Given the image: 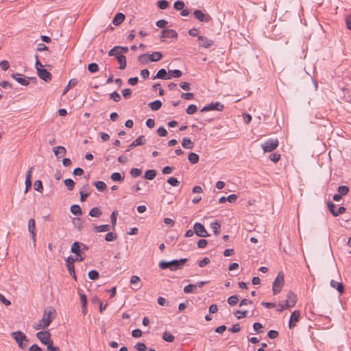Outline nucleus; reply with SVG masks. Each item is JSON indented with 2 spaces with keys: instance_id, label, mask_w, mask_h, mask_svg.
<instances>
[{
  "instance_id": "nucleus-1",
  "label": "nucleus",
  "mask_w": 351,
  "mask_h": 351,
  "mask_svg": "<svg viewBox=\"0 0 351 351\" xmlns=\"http://www.w3.org/2000/svg\"><path fill=\"white\" fill-rule=\"evenodd\" d=\"M56 317V311L55 308H48L45 310L42 319L37 324L34 325L35 330L45 328L51 324V322Z\"/></svg>"
},
{
  "instance_id": "nucleus-2",
  "label": "nucleus",
  "mask_w": 351,
  "mask_h": 351,
  "mask_svg": "<svg viewBox=\"0 0 351 351\" xmlns=\"http://www.w3.org/2000/svg\"><path fill=\"white\" fill-rule=\"evenodd\" d=\"M188 261L187 258L173 260L171 261H162L159 263V267L161 269H169L171 271H176L183 267L184 264Z\"/></svg>"
},
{
  "instance_id": "nucleus-3",
  "label": "nucleus",
  "mask_w": 351,
  "mask_h": 351,
  "mask_svg": "<svg viewBox=\"0 0 351 351\" xmlns=\"http://www.w3.org/2000/svg\"><path fill=\"white\" fill-rule=\"evenodd\" d=\"M11 335L21 348L24 349L27 347L28 339L23 332L19 330L15 331L12 332Z\"/></svg>"
},
{
  "instance_id": "nucleus-4",
  "label": "nucleus",
  "mask_w": 351,
  "mask_h": 351,
  "mask_svg": "<svg viewBox=\"0 0 351 351\" xmlns=\"http://www.w3.org/2000/svg\"><path fill=\"white\" fill-rule=\"evenodd\" d=\"M298 298L297 295L292 291H289L286 296V300L283 303H279V307H294L296 304Z\"/></svg>"
},
{
  "instance_id": "nucleus-5",
  "label": "nucleus",
  "mask_w": 351,
  "mask_h": 351,
  "mask_svg": "<svg viewBox=\"0 0 351 351\" xmlns=\"http://www.w3.org/2000/svg\"><path fill=\"white\" fill-rule=\"evenodd\" d=\"M279 145L277 138H269L264 143L261 145L264 152H271L276 149Z\"/></svg>"
},
{
  "instance_id": "nucleus-6",
  "label": "nucleus",
  "mask_w": 351,
  "mask_h": 351,
  "mask_svg": "<svg viewBox=\"0 0 351 351\" xmlns=\"http://www.w3.org/2000/svg\"><path fill=\"white\" fill-rule=\"evenodd\" d=\"M284 285V275L282 272L278 273L273 282V291L274 294L279 293Z\"/></svg>"
},
{
  "instance_id": "nucleus-7",
  "label": "nucleus",
  "mask_w": 351,
  "mask_h": 351,
  "mask_svg": "<svg viewBox=\"0 0 351 351\" xmlns=\"http://www.w3.org/2000/svg\"><path fill=\"white\" fill-rule=\"evenodd\" d=\"M37 338L45 345H53V342L50 339L49 332L45 330L36 333Z\"/></svg>"
},
{
  "instance_id": "nucleus-8",
  "label": "nucleus",
  "mask_w": 351,
  "mask_h": 351,
  "mask_svg": "<svg viewBox=\"0 0 351 351\" xmlns=\"http://www.w3.org/2000/svg\"><path fill=\"white\" fill-rule=\"evenodd\" d=\"M193 230L195 234L199 237H207L209 236V234L205 229L204 226L199 222H196L194 224Z\"/></svg>"
},
{
  "instance_id": "nucleus-9",
  "label": "nucleus",
  "mask_w": 351,
  "mask_h": 351,
  "mask_svg": "<svg viewBox=\"0 0 351 351\" xmlns=\"http://www.w3.org/2000/svg\"><path fill=\"white\" fill-rule=\"evenodd\" d=\"M195 18L200 22L208 23L211 20V17L208 14L204 13L200 10H196L193 12Z\"/></svg>"
},
{
  "instance_id": "nucleus-10",
  "label": "nucleus",
  "mask_w": 351,
  "mask_h": 351,
  "mask_svg": "<svg viewBox=\"0 0 351 351\" xmlns=\"http://www.w3.org/2000/svg\"><path fill=\"white\" fill-rule=\"evenodd\" d=\"M223 109V105L220 104L219 102L210 103L205 106L202 108V112H206L210 110H217L221 111Z\"/></svg>"
},
{
  "instance_id": "nucleus-11",
  "label": "nucleus",
  "mask_w": 351,
  "mask_h": 351,
  "mask_svg": "<svg viewBox=\"0 0 351 351\" xmlns=\"http://www.w3.org/2000/svg\"><path fill=\"white\" fill-rule=\"evenodd\" d=\"M199 46L204 48H209L213 44L214 41L204 36H198Z\"/></svg>"
},
{
  "instance_id": "nucleus-12",
  "label": "nucleus",
  "mask_w": 351,
  "mask_h": 351,
  "mask_svg": "<svg viewBox=\"0 0 351 351\" xmlns=\"http://www.w3.org/2000/svg\"><path fill=\"white\" fill-rule=\"evenodd\" d=\"M328 206L330 212L335 217L339 216L346 212V208L343 206H340L338 208L337 210H335L336 206L332 202H328Z\"/></svg>"
},
{
  "instance_id": "nucleus-13",
  "label": "nucleus",
  "mask_w": 351,
  "mask_h": 351,
  "mask_svg": "<svg viewBox=\"0 0 351 351\" xmlns=\"http://www.w3.org/2000/svg\"><path fill=\"white\" fill-rule=\"evenodd\" d=\"M178 38V33L172 29H163L161 32V39L165 38Z\"/></svg>"
},
{
  "instance_id": "nucleus-14",
  "label": "nucleus",
  "mask_w": 351,
  "mask_h": 351,
  "mask_svg": "<svg viewBox=\"0 0 351 351\" xmlns=\"http://www.w3.org/2000/svg\"><path fill=\"white\" fill-rule=\"evenodd\" d=\"M37 73L39 77L45 82H49L51 80V74L45 69L37 68Z\"/></svg>"
},
{
  "instance_id": "nucleus-15",
  "label": "nucleus",
  "mask_w": 351,
  "mask_h": 351,
  "mask_svg": "<svg viewBox=\"0 0 351 351\" xmlns=\"http://www.w3.org/2000/svg\"><path fill=\"white\" fill-rule=\"evenodd\" d=\"M145 136L141 135L136 140H134L126 149V152L130 151L132 149L134 148L136 146L143 145L145 143Z\"/></svg>"
},
{
  "instance_id": "nucleus-16",
  "label": "nucleus",
  "mask_w": 351,
  "mask_h": 351,
  "mask_svg": "<svg viewBox=\"0 0 351 351\" xmlns=\"http://www.w3.org/2000/svg\"><path fill=\"white\" fill-rule=\"evenodd\" d=\"M12 77L18 83L23 86H27L29 84L28 79L23 77V75L20 73L12 74Z\"/></svg>"
},
{
  "instance_id": "nucleus-17",
  "label": "nucleus",
  "mask_w": 351,
  "mask_h": 351,
  "mask_svg": "<svg viewBox=\"0 0 351 351\" xmlns=\"http://www.w3.org/2000/svg\"><path fill=\"white\" fill-rule=\"evenodd\" d=\"M28 230L31 234L34 243H36V224L34 219H30L28 221Z\"/></svg>"
},
{
  "instance_id": "nucleus-18",
  "label": "nucleus",
  "mask_w": 351,
  "mask_h": 351,
  "mask_svg": "<svg viewBox=\"0 0 351 351\" xmlns=\"http://www.w3.org/2000/svg\"><path fill=\"white\" fill-rule=\"evenodd\" d=\"M300 316V313L299 311H295L291 313L289 323V326L290 328L295 326V323L299 319Z\"/></svg>"
},
{
  "instance_id": "nucleus-19",
  "label": "nucleus",
  "mask_w": 351,
  "mask_h": 351,
  "mask_svg": "<svg viewBox=\"0 0 351 351\" xmlns=\"http://www.w3.org/2000/svg\"><path fill=\"white\" fill-rule=\"evenodd\" d=\"M34 167H32L28 170V171L26 173V178H25V193H27L28 190L32 187V172Z\"/></svg>"
},
{
  "instance_id": "nucleus-20",
  "label": "nucleus",
  "mask_w": 351,
  "mask_h": 351,
  "mask_svg": "<svg viewBox=\"0 0 351 351\" xmlns=\"http://www.w3.org/2000/svg\"><path fill=\"white\" fill-rule=\"evenodd\" d=\"M330 285L331 287L335 289L340 294L344 292V286L341 282H337L335 280H331Z\"/></svg>"
},
{
  "instance_id": "nucleus-21",
  "label": "nucleus",
  "mask_w": 351,
  "mask_h": 351,
  "mask_svg": "<svg viewBox=\"0 0 351 351\" xmlns=\"http://www.w3.org/2000/svg\"><path fill=\"white\" fill-rule=\"evenodd\" d=\"M71 252L75 254L76 256H81L82 252L81 250V247H80V242L75 241L72 244Z\"/></svg>"
},
{
  "instance_id": "nucleus-22",
  "label": "nucleus",
  "mask_w": 351,
  "mask_h": 351,
  "mask_svg": "<svg viewBox=\"0 0 351 351\" xmlns=\"http://www.w3.org/2000/svg\"><path fill=\"white\" fill-rule=\"evenodd\" d=\"M93 230L96 232H108L110 230V226L108 224H104V225H101V226H94Z\"/></svg>"
},
{
  "instance_id": "nucleus-23",
  "label": "nucleus",
  "mask_w": 351,
  "mask_h": 351,
  "mask_svg": "<svg viewBox=\"0 0 351 351\" xmlns=\"http://www.w3.org/2000/svg\"><path fill=\"white\" fill-rule=\"evenodd\" d=\"M125 19V15L123 13H117L112 20L113 25L117 26L120 25Z\"/></svg>"
},
{
  "instance_id": "nucleus-24",
  "label": "nucleus",
  "mask_w": 351,
  "mask_h": 351,
  "mask_svg": "<svg viewBox=\"0 0 351 351\" xmlns=\"http://www.w3.org/2000/svg\"><path fill=\"white\" fill-rule=\"evenodd\" d=\"M182 146L185 149H191L194 147V143L189 138H184L182 141Z\"/></svg>"
},
{
  "instance_id": "nucleus-25",
  "label": "nucleus",
  "mask_w": 351,
  "mask_h": 351,
  "mask_svg": "<svg viewBox=\"0 0 351 351\" xmlns=\"http://www.w3.org/2000/svg\"><path fill=\"white\" fill-rule=\"evenodd\" d=\"M117 60L119 63V69L123 70L126 67V58L124 55H117Z\"/></svg>"
},
{
  "instance_id": "nucleus-26",
  "label": "nucleus",
  "mask_w": 351,
  "mask_h": 351,
  "mask_svg": "<svg viewBox=\"0 0 351 351\" xmlns=\"http://www.w3.org/2000/svg\"><path fill=\"white\" fill-rule=\"evenodd\" d=\"M83 260H84V258H75L73 256H69L65 260L66 266V267L74 266V263L75 261H82Z\"/></svg>"
},
{
  "instance_id": "nucleus-27",
  "label": "nucleus",
  "mask_w": 351,
  "mask_h": 351,
  "mask_svg": "<svg viewBox=\"0 0 351 351\" xmlns=\"http://www.w3.org/2000/svg\"><path fill=\"white\" fill-rule=\"evenodd\" d=\"M162 57V54L160 52L156 51L152 54H148L149 60L151 62H156L160 60Z\"/></svg>"
},
{
  "instance_id": "nucleus-28",
  "label": "nucleus",
  "mask_w": 351,
  "mask_h": 351,
  "mask_svg": "<svg viewBox=\"0 0 351 351\" xmlns=\"http://www.w3.org/2000/svg\"><path fill=\"white\" fill-rule=\"evenodd\" d=\"M169 75L167 77V80H169L172 77H180L182 76V73L181 71L178 69H174V70H169Z\"/></svg>"
},
{
  "instance_id": "nucleus-29",
  "label": "nucleus",
  "mask_w": 351,
  "mask_h": 351,
  "mask_svg": "<svg viewBox=\"0 0 351 351\" xmlns=\"http://www.w3.org/2000/svg\"><path fill=\"white\" fill-rule=\"evenodd\" d=\"M101 214L102 212L99 207H94L89 212V215L92 217H99Z\"/></svg>"
},
{
  "instance_id": "nucleus-30",
  "label": "nucleus",
  "mask_w": 351,
  "mask_h": 351,
  "mask_svg": "<svg viewBox=\"0 0 351 351\" xmlns=\"http://www.w3.org/2000/svg\"><path fill=\"white\" fill-rule=\"evenodd\" d=\"M167 71L165 69H160L156 75L153 77V80L155 79H162V80H167Z\"/></svg>"
},
{
  "instance_id": "nucleus-31",
  "label": "nucleus",
  "mask_w": 351,
  "mask_h": 351,
  "mask_svg": "<svg viewBox=\"0 0 351 351\" xmlns=\"http://www.w3.org/2000/svg\"><path fill=\"white\" fill-rule=\"evenodd\" d=\"M188 160L191 164L194 165L199 162V158L197 154L191 152L188 156Z\"/></svg>"
},
{
  "instance_id": "nucleus-32",
  "label": "nucleus",
  "mask_w": 351,
  "mask_h": 351,
  "mask_svg": "<svg viewBox=\"0 0 351 351\" xmlns=\"http://www.w3.org/2000/svg\"><path fill=\"white\" fill-rule=\"evenodd\" d=\"M149 106L154 111L159 110L162 106V103L159 100H155L149 104Z\"/></svg>"
},
{
  "instance_id": "nucleus-33",
  "label": "nucleus",
  "mask_w": 351,
  "mask_h": 351,
  "mask_svg": "<svg viewBox=\"0 0 351 351\" xmlns=\"http://www.w3.org/2000/svg\"><path fill=\"white\" fill-rule=\"evenodd\" d=\"M210 228L213 230V232L215 235H219L220 234L221 225L217 221L211 223Z\"/></svg>"
},
{
  "instance_id": "nucleus-34",
  "label": "nucleus",
  "mask_w": 351,
  "mask_h": 351,
  "mask_svg": "<svg viewBox=\"0 0 351 351\" xmlns=\"http://www.w3.org/2000/svg\"><path fill=\"white\" fill-rule=\"evenodd\" d=\"M156 176V171L154 169H150V170L146 171V172L144 175V178L147 180H152L154 179Z\"/></svg>"
},
{
  "instance_id": "nucleus-35",
  "label": "nucleus",
  "mask_w": 351,
  "mask_h": 351,
  "mask_svg": "<svg viewBox=\"0 0 351 351\" xmlns=\"http://www.w3.org/2000/svg\"><path fill=\"white\" fill-rule=\"evenodd\" d=\"M71 212L75 215H81L82 209L79 205L73 204L70 208Z\"/></svg>"
},
{
  "instance_id": "nucleus-36",
  "label": "nucleus",
  "mask_w": 351,
  "mask_h": 351,
  "mask_svg": "<svg viewBox=\"0 0 351 351\" xmlns=\"http://www.w3.org/2000/svg\"><path fill=\"white\" fill-rule=\"evenodd\" d=\"M93 184L99 191H104L106 189V184L103 181L95 182Z\"/></svg>"
},
{
  "instance_id": "nucleus-37",
  "label": "nucleus",
  "mask_w": 351,
  "mask_h": 351,
  "mask_svg": "<svg viewBox=\"0 0 351 351\" xmlns=\"http://www.w3.org/2000/svg\"><path fill=\"white\" fill-rule=\"evenodd\" d=\"M110 178L114 182H122L124 180V177L122 176L121 173L118 172L113 173L110 176Z\"/></svg>"
},
{
  "instance_id": "nucleus-38",
  "label": "nucleus",
  "mask_w": 351,
  "mask_h": 351,
  "mask_svg": "<svg viewBox=\"0 0 351 351\" xmlns=\"http://www.w3.org/2000/svg\"><path fill=\"white\" fill-rule=\"evenodd\" d=\"M64 183L66 186L67 189L69 191H72L74 188L75 182L71 178H67L64 180Z\"/></svg>"
},
{
  "instance_id": "nucleus-39",
  "label": "nucleus",
  "mask_w": 351,
  "mask_h": 351,
  "mask_svg": "<svg viewBox=\"0 0 351 351\" xmlns=\"http://www.w3.org/2000/svg\"><path fill=\"white\" fill-rule=\"evenodd\" d=\"M73 223L78 230H81L83 228L82 220L79 217L74 218L73 219Z\"/></svg>"
},
{
  "instance_id": "nucleus-40",
  "label": "nucleus",
  "mask_w": 351,
  "mask_h": 351,
  "mask_svg": "<svg viewBox=\"0 0 351 351\" xmlns=\"http://www.w3.org/2000/svg\"><path fill=\"white\" fill-rule=\"evenodd\" d=\"M88 276L90 280H97L99 277V272L97 270H91L88 272Z\"/></svg>"
},
{
  "instance_id": "nucleus-41",
  "label": "nucleus",
  "mask_w": 351,
  "mask_h": 351,
  "mask_svg": "<svg viewBox=\"0 0 351 351\" xmlns=\"http://www.w3.org/2000/svg\"><path fill=\"white\" fill-rule=\"evenodd\" d=\"M162 339L167 342H173L174 340V336L166 331L162 335Z\"/></svg>"
},
{
  "instance_id": "nucleus-42",
  "label": "nucleus",
  "mask_w": 351,
  "mask_h": 351,
  "mask_svg": "<svg viewBox=\"0 0 351 351\" xmlns=\"http://www.w3.org/2000/svg\"><path fill=\"white\" fill-rule=\"evenodd\" d=\"M54 154L58 156L59 153H61L62 155H64L66 152L65 147L62 146H58L53 148Z\"/></svg>"
},
{
  "instance_id": "nucleus-43",
  "label": "nucleus",
  "mask_w": 351,
  "mask_h": 351,
  "mask_svg": "<svg viewBox=\"0 0 351 351\" xmlns=\"http://www.w3.org/2000/svg\"><path fill=\"white\" fill-rule=\"evenodd\" d=\"M77 83H78V81L76 79L70 80V81L69 82V84H67L66 87L65 88L63 93L65 94L69 90V88L74 87L75 86L77 85Z\"/></svg>"
},
{
  "instance_id": "nucleus-44",
  "label": "nucleus",
  "mask_w": 351,
  "mask_h": 351,
  "mask_svg": "<svg viewBox=\"0 0 351 351\" xmlns=\"http://www.w3.org/2000/svg\"><path fill=\"white\" fill-rule=\"evenodd\" d=\"M238 301H239V296L237 295H232V296L229 297L228 299V303L230 306H234V305L237 304Z\"/></svg>"
},
{
  "instance_id": "nucleus-45",
  "label": "nucleus",
  "mask_w": 351,
  "mask_h": 351,
  "mask_svg": "<svg viewBox=\"0 0 351 351\" xmlns=\"http://www.w3.org/2000/svg\"><path fill=\"white\" fill-rule=\"evenodd\" d=\"M88 70L90 73H96L99 71L98 64L96 63H90L88 66Z\"/></svg>"
},
{
  "instance_id": "nucleus-46",
  "label": "nucleus",
  "mask_w": 351,
  "mask_h": 351,
  "mask_svg": "<svg viewBox=\"0 0 351 351\" xmlns=\"http://www.w3.org/2000/svg\"><path fill=\"white\" fill-rule=\"evenodd\" d=\"M338 192H339V194H340L341 196L346 195L349 192V188L347 186H344V185L340 186L338 188Z\"/></svg>"
},
{
  "instance_id": "nucleus-47",
  "label": "nucleus",
  "mask_w": 351,
  "mask_h": 351,
  "mask_svg": "<svg viewBox=\"0 0 351 351\" xmlns=\"http://www.w3.org/2000/svg\"><path fill=\"white\" fill-rule=\"evenodd\" d=\"M34 190L38 192H42L43 187V183L40 180H36L34 184Z\"/></svg>"
},
{
  "instance_id": "nucleus-48",
  "label": "nucleus",
  "mask_w": 351,
  "mask_h": 351,
  "mask_svg": "<svg viewBox=\"0 0 351 351\" xmlns=\"http://www.w3.org/2000/svg\"><path fill=\"white\" fill-rule=\"evenodd\" d=\"M197 289V286L195 285H188L184 288V293H193L195 291V290Z\"/></svg>"
},
{
  "instance_id": "nucleus-49",
  "label": "nucleus",
  "mask_w": 351,
  "mask_h": 351,
  "mask_svg": "<svg viewBox=\"0 0 351 351\" xmlns=\"http://www.w3.org/2000/svg\"><path fill=\"white\" fill-rule=\"evenodd\" d=\"M130 173L133 178H137L141 175L142 171L138 168H132Z\"/></svg>"
},
{
  "instance_id": "nucleus-50",
  "label": "nucleus",
  "mask_w": 351,
  "mask_h": 351,
  "mask_svg": "<svg viewBox=\"0 0 351 351\" xmlns=\"http://www.w3.org/2000/svg\"><path fill=\"white\" fill-rule=\"evenodd\" d=\"M158 7L161 10H165L169 5V3L166 0H160L157 2Z\"/></svg>"
},
{
  "instance_id": "nucleus-51",
  "label": "nucleus",
  "mask_w": 351,
  "mask_h": 351,
  "mask_svg": "<svg viewBox=\"0 0 351 351\" xmlns=\"http://www.w3.org/2000/svg\"><path fill=\"white\" fill-rule=\"evenodd\" d=\"M117 212L114 210L110 215V220L112 223V227L114 229L117 223Z\"/></svg>"
},
{
  "instance_id": "nucleus-52",
  "label": "nucleus",
  "mask_w": 351,
  "mask_h": 351,
  "mask_svg": "<svg viewBox=\"0 0 351 351\" xmlns=\"http://www.w3.org/2000/svg\"><path fill=\"white\" fill-rule=\"evenodd\" d=\"M173 7L177 10H182L184 8V3L182 1H177L174 3Z\"/></svg>"
},
{
  "instance_id": "nucleus-53",
  "label": "nucleus",
  "mask_w": 351,
  "mask_h": 351,
  "mask_svg": "<svg viewBox=\"0 0 351 351\" xmlns=\"http://www.w3.org/2000/svg\"><path fill=\"white\" fill-rule=\"evenodd\" d=\"M117 239V234L113 232H108L106 234L105 240L106 241H112Z\"/></svg>"
},
{
  "instance_id": "nucleus-54",
  "label": "nucleus",
  "mask_w": 351,
  "mask_h": 351,
  "mask_svg": "<svg viewBox=\"0 0 351 351\" xmlns=\"http://www.w3.org/2000/svg\"><path fill=\"white\" fill-rule=\"evenodd\" d=\"M167 182L173 186H177L180 184V182L178 180V179L173 177L169 178L167 180Z\"/></svg>"
},
{
  "instance_id": "nucleus-55",
  "label": "nucleus",
  "mask_w": 351,
  "mask_h": 351,
  "mask_svg": "<svg viewBox=\"0 0 351 351\" xmlns=\"http://www.w3.org/2000/svg\"><path fill=\"white\" fill-rule=\"evenodd\" d=\"M197 111V106L194 104H191L186 108V113L189 114H193Z\"/></svg>"
},
{
  "instance_id": "nucleus-56",
  "label": "nucleus",
  "mask_w": 351,
  "mask_h": 351,
  "mask_svg": "<svg viewBox=\"0 0 351 351\" xmlns=\"http://www.w3.org/2000/svg\"><path fill=\"white\" fill-rule=\"evenodd\" d=\"M270 160L274 162H277L280 158V154L278 153L271 154L269 156Z\"/></svg>"
},
{
  "instance_id": "nucleus-57",
  "label": "nucleus",
  "mask_w": 351,
  "mask_h": 351,
  "mask_svg": "<svg viewBox=\"0 0 351 351\" xmlns=\"http://www.w3.org/2000/svg\"><path fill=\"white\" fill-rule=\"evenodd\" d=\"M110 97L111 99H112L113 101H114L116 102L119 101L121 99L120 95L116 91L112 93L110 95Z\"/></svg>"
},
{
  "instance_id": "nucleus-58",
  "label": "nucleus",
  "mask_w": 351,
  "mask_h": 351,
  "mask_svg": "<svg viewBox=\"0 0 351 351\" xmlns=\"http://www.w3.org/2000/svg\"><path fill=\"white\" fill-rule=\"evenodd\" d=\"M138 61L141 64H147L148 62L149 58H148V54H143L138 57Z\"/></svg>"
},
{
  "instance_id": "nucleus-59",
  "label": "nucleus",
  "mask_w": 351,
  "mask_h": 351,
  "mask_svg": "<svg viewBox=\"0 0 351 351\" xmlns=\"http://www.w3.org/2000/svg\"><path fill=\"white\" fill-rule=\"evenodd\" d=\"M135 348L138 350V351H146L147 350V347L145 345V343H137L136 345H135Z\"/></svg>"
},
{
  "instance_id": "nucleus-60",
  "label": "nucleus",
  "mask_w": 351,
  "mask_h": 351,
  "mask_svg": "<svg viewBox=\"0 0 351 351\" xmlns=\"http://www.w3.org/2000/svg\"><path fill=\"white\" fill-rule=\"evenodd\" d=\"M157 133L160 136H166L167 135V131L164 127H160L157 130Z\"/></svg>"
},
{
  "instance_id": "nucleus-61",
  "label": "nucleus",
  "mask_w": 351,
  "mask_h": 351,
  "mask_svg": "<svg viewBox=\"0 0 351 351\" xmlns=\"http://www.w3.org/2000/svg\"><path fill=\"white\" fill-rule=\"evenodd\" d=\"M181 97L186 100H191L194 98V94L192 93H182Z\"/></svg>"
},
{
  "instance_id": "nucleus-62",
  "label": "nucleus",
  "mask_w": 351,
  "mask_h": 351,
  "mask_svg": "<svg viewBox=\"0 0 351 351\" xmlns=\"http://www.w3.org/2000/svg\"><path fill=\"white\" fill-rule=\"evenodd\" d=\"M267 335L269 338L274 339L278 336V332L274 330H271L268 332Z\"/></svg>"
},
{
  "instance_id": "nucleus-63",
  "label": "nucleus",
  "mask_w": 351,
  "mask_h": 351,
  "mask_svg": "<svg viewBox=\"0 0 351 351\" xmlns=\"http://www.w3.org/2000/svg\"><path fill=\"white\" fill-rule=\"evenodd\" d=\"M208 244V241L206 239H202L197 241V247L199 248H204Z\"/></svg>"
},
{
  "instance_id": "nucleus-64",
  "label": "nucleus",
  "mask_w": 351,
  "mask_h": 351,
  "mask_svg": "<svg viewBox=\"0 0 351 351\" xmlns=\"http://www.w3.org/2000/svg\"><path fill=\"white\" fill-rule=\"evenodd\" d=\"M0 66L3 71H7L9 69L10 64L7 60H2L0 62Z\"/></svg>"
}]
</instances>
